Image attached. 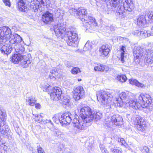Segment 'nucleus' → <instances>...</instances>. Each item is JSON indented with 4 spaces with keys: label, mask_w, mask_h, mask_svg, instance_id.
<instances>
[{
    "label": "nucleus",
    "mask_w": 153,
    "mask_h": 153,
    "mask_svg": "<svg viewBox=\"0 0 153 153\" xmlns=\"http://www.w3.org/2000/svg\"><path fill=\"white\" fill-rule=\"evenodd\" d=\"M129 104L130 108L134 109H140L141 107L143 108H147L149 110L151 111L153 108L152 101L149 95L145 94V95L140 94L138 97L137 99L131 100L127 102Z\"/></svg>",
    "instance_id": "obj_1"
},
{
    "label": "nucleus",
    "mask_w": 153,
    "mask_h": 153,
    "mask_svg": "<svg viewBox=\"0 0 153 153\" xmlns=\"http://www.w3.org/2000/svg\"><path fill=\"white\" fill-rule=\"evenodd\" d=\"M77 14L79 16L78 18L81 19V20L83 24L86 27H89L90 25L92 27V25L96 26L97 23L95 21V20L94 17L91 16L87 17L86 14L87 12L86 9L83 7L79 8L77 10Z\"/></svg>",
    "instance_id": "obj_2"
},
{
    "label": "nucleus",
    "mask_w": 153,
    "mask_h": 153,
    "mask_svg": "<svg viewBox=\"0 0 153 153\" xmlns=\"http://www.w3.org/2000/svg\"><path fill=\"white\" fill-rule=\"evenodd\" d=\"M96 95L99 101L101 102L102 104L106 107H108L107 108H111V103L113 97L111 94H110V92L100 91L97 93Z\"/></svg>",
    "instance_id": "obj_3"
},
{
    "label": "nucleus",
    "mask_w": 153,
    "mask_h": 153,
    "mask_svg": "<svg viewBox=\"0 0 153 153\" xmlns=\"http://www.w3.org/2000/svg\"><path fill=\"white\" fill-rule=\"evenodd\" d=\"M65 33L67 38L66 39L68 45L75 47L78 43V34L75 29H67Z\"/></svg>",
    "instance_id": "obj_4"
},
{
    "label": "nucleus",
    "mask_w": 153,
    "mask_h": 153,
    "mask_svg": "<svg viewBox=\"0 0 153 153\" xmlns=\"http://www.w3.org/2000/svg\"><path fill=\"white\" fill-rule=\"evenodd\" d=\"M79 116L82 119H84L86 123H89L94 119V113L88 106L82 107L79 111Z\"/></svg>",
    "instance_id": "obj_5"
},
{
    "label": "nucleus",
    "mask_w": 153,
    "mask_h": 153,
    "mask_svg": "<svg viewBox=\"0 0 153 153\" xmlns=\"http://www.w3.org/2000/svg\"><path fill=\"white\" fill-rule=\"evenodd\" d=\"M2 110L0 109V132L3 135H7L9 133L10 130L8 126L4 122L6 115L5 112Z\"/></svg>",
    "instance_id": "obj_6"
},
{
    "label": "nucleus",
    "mask_w": 153,
    "mask_h": 153,
    "mask_svg": "<svg viewBox=\"0 0 153 153\" xmlns=\"http://www.w3.org/2000/svg\"><path fill=\"white\" fill-rule=\"evenodd\" d=\"M72 115L70 112H68L62 114L60 117L58 116L55 115L53 117V121L56 123H60L62 125L69 123L72 120Z\"/></svg>",
    "instance_id": "obj_7"
},
{
    "label": "nucleus",
    "mask_w": 153,
    "mask_h": 153,
    "mask_svg": "<svg viewBox=\"0 0 153 153\" xmlns=\"http://www.w3.org/2000/svg\"><path fill=\"white\" fill-rule=\"evenodd\" d=\"M27 1L30 4V9L35 12L37 11L40 6H47L50 2L49 0H41L40 2L38 0H27Z\"/></svg>",
    "instance_id": "obj_8"
},
{
    "label": "nucleus",
    "mask_w": 153,
    "mask_h": 153,
    "mask_svg": "<svg viewBox=\"0 0 153 153\" xmlns=\"http://www.w3.org/2000/svg\"><path fill=\"white\" fill-rule=\"evenodd\" d=\"M11 36H10V38L9 39V42L10 44L12 45H13L14 46V48H15L17 52H18L19 53H20L21 51H23L24 48H22L21 49L18 48L17 47V45H19V44L22 41V38L20 36L17 34H15L13 35L11 34Z\"/></svg>",
    "instance_id": "obj_9"
},
{
    "label": "nucleus",
    "mask_w": 153,
    "mask_h": 153,
    "mask_svg": "<svg viewBox=\"0 0 153 153\" xmlns=\"http://www.w3.org/2000/svg\"><path fill=\"white\" fill-rule=\"evenodd\" d=\"M53 27L56 36L58 37L62 36L63 34H65L66 31L67 30L65 29V25L60 23L56 24Z\"/></svg>",
    "instance_id": "obj_10"
},
{
    "label": "nucleus",
    "mask_w": 153,
    "mask_h": 153,
    "mask_svg": "<svg viewBox=\"0 0 153 153\" xmlns=\"http://www.w3.org/2000/svg\"><path fill=\"white\" fill-rule=\"evenodd\" d=\"M73 98L75 100H78L85 97V91L81 86L77 87L74 91Z\"/></svg>",
    "instance_id": "obj_11"
},
{
    "label": "nucleus",
    "mask_w": 153,
    "mask_h": 153,
    "mask_svg": "<svg viewBox=\"0 0 153 153\" xmlns=\"http://www.w3.org/2000/svg\"><path fill=\"white\" fill-rule=\"evenodd\" d=\"M50 93V98L52 100L57 101L61 98L62 94L61 90L60 88L57 87L53 88Z\"/></svg>",
    "instance_id": "obj_12"
},
{
    "label": "nucleus",
    "mask_w": 153,
    "mask_h": 153,
    "mask_svg": "<svg viewBox=\"0 0 153 153\" xmlns=\"http://www.w3.org/2000/svg\"><path fill=\"white\" fill-rule=\"evenodd\" d=\"M134 121V124L137 129L139 131L143 132L146 127V122L139 116L136 117Z\"/></svg>",
    "instance_id": "obj_13"
},
{
    "label": "nucleus",
    "mask_w": 153,
    "mask_h": 153,
    "mask_svg": "<svg viewBox=\"0 0 153 153\" xmlns=\"http://www.w3.org/2000/svg\"><path fill=\"white\" fill-rule=\"evenodd\" d=\"M146 50L142 48L139 45L134 46L133 49L134 56L136 59H139L144 55V52Z\"/></svg>",
    "instance_id": "obj_14"
},
{
    "label": "nucleus",
    "mask_w": 153,
    "mask_h": 153,
    "mask_svg": "<svg viewBox=\"0 0 153 153\" xmlns=\"http://www.w3.org/2000/svg\"><path fill=\"white\" fill-rule=\"evenodd\" d=\"M85 122L83 119V121L79 119V117L76 116L73 120V123L74 124V126L76 127L77 128L80 129H85L86 127V123H84Z\"/></svg>",
    "instance_id": "obj_15"
},
{
    "label": "nucleus",
    "mask_w": 153,
    "mask_h": 153,
    "mask_svg": "<svg viewBox=\"0 0 153 153\" xmlns=\"http://www.w3.org/2000/svg\"><path fill=\"white\" fill-rule=\"evenodd\" d=\"M111 120L113 123L116 126H120L123 124V119L122 117L118 114L114 115L111 117Z\"/></svg>",
    "instance_id": "obj_16"
},
{
    "label": "nucleus",
    "mask_w": 153,
    "mask_h": 153,
    "mask_svg": "<svg viewBox=\"0 0 153 153\" xmlns=\"http://www.w3.org/2000/svg\"><path fill=\"white\" fill-rule=\"evenodd\" d=\"M53 20L52 14L48 12H47L42 15V20L45 23L50 24L53 21Z\"/></svg>",
    "instance_id": "obj_17"
},
{
    "label": "nucleus",
    "mask_w": 153,
    "mask_h": 153,
    "mask_svg": "<svg viewBox=\"0 0 153 153\" xmlns=\"http://www.w3.org/2000/svg\"><path fill=\"white\" fill-rule=\"evenodd\" d=\"M12 49V47L8 44L3 45L1 49V51L2 53L7 56L11 53Z\"/></svg>",
    "instance_id": "obj_18"
},
{
    "label": "nucleus",
    "mask_w": 153,
    "mask_h": 153,
    "mask_svg": "<svg viewBox=\"0 0 153 153\" xmlns=\"http://www.w3.org/2000/svg\"><path fill=\"white\" fill-rule=\"evenodd\" d=\"M149 52L146 51L145 62L149 64L153 63V51H149Z\"/></svg>",
    "instance_id": "obj_19"
},
{
    "label": "nucleus",
    "mask_w": 153,
    "mask_h": 153,
    "mask_svg": "<svg viewBox=\"0 0 153 153\" xmlns=\"http://www.w3.org/2000/svg\"><path fill=\"white\" fill-rule=\"evenodd\" d=\"M128 96H127L125 92H122L120 94L119 97L117 99L116 98V100L120 104L123 102L127 103L128 100H127V99H128Z\"/></svg>",
    "instance_id": "obj_20"
},
{
    "label": "nucleus",
    "mask_w": 153,
    "mask_h": 153,
    "mask_svg": "<svg viewBox=\"0 0 153 153\" xmlns=\"http://www.w3.org/2000/svg\"><path fill=\"white\" fill-rule=\"evenodd\" d=\"M110 51L109 46L108 45H103L100 49V52L103 56H106Z\"/></svg>",
    "instance_id": "obj_21"
},
{
    "label": "nucleus",
    "mask_w": 153,
    "mask_h": 153,
    "mask_svg": "<svg viewBox=\"0 0 153 153\" xmlns=\"http://www.w3.org/2000/svg\"><path fill=\"white\" fill-rule=\"evenodd\" d=\"M16 3L17 7L19 10L24 12L27 11V7L25 5V4L23 0H18L16 1Z\"/></svg>",
    "instance_id": "obj_22"
},
{
    "label": "nucleus",
    "mask_w": 153,
    "mask_h": 153,
    "mask_svg": "<svg viewBox=\"0 0 153 153\" xmlns=\"http://www.w3.org/2000/svg\"><path fill=\"white\" fill-rule=\"evenodd\" d=\"M23 56L21 54H15L12 56L10 61L14 63L19 64L22 58H23Z\"/></svg>",
    "instance_id": "obj_23"
},
{
    "label": "nucleus",
    "mask_w": 153,
    "mask_h": 153,
    "mask_svg": "<svg viewBox=\"0 0 153 153\" xmlns=\"http://www.w3.org/2000/svg\"><path fill=\"white\" fill-rule=\"evenodd\" d=\"M60 99V103L63 105H69L71 98L68 95H64L62 97H61Z\"/></svg>",
    "instance_id": "obj_24"
},
{
    "label": "nucleus",
    "mask_w": 153,
    "mask_h": 153,
    "mask_svg": "<svg viewBox=\"0 0 153 153\" xmlns=\"http://www.w3.org/2000/svg\"><path fill=\"white\" fill-rule=\"evenodd\" d=\"M146 23L145 16L141 15L137 19V24L139 27L143 26Z\"/></svg>",
    "instance_id": "obj_25"
},
{
    "label": "nucleus",
    "mask_w": 153,
    "mask_h": 153,
    "mask_svg": "<svg viewBox=\"0 0 153 153\" xmlns=\"http://www.w3.org/2000/svg\"><path fill=\"white\" fill-rule=\"evenodd\" d=\"M25 56L23 57L19 64L21 65L22 67L25 68L27 67L28 66V65L31 62L30 60L28 59V58L27 59L26 58L25 59Z\"/></svg>",
    "instance_id": "obj_26"
},
{
    "label": "nucleus",
    "mask_w": 153,
    "mask_h": 153,
    "mask_svg": "<svg viewBox=\"0 0 153 153\" xmlns=\"http://www.w3.org/2000/svg\"><path fill=\"white\" fill-rule=\"evenodd\" d=\"M134 35L140 36L141 35L143 37H147L151 36V34L148 33L146 31H136L134 33Z\"/></svg>",
    "instance_id": "obj_27"
},
{
    "label": "nucleus",
    "mask_w": 153,
    "mask_h": 153,
    "mask_svg": "<svg viewBox=\"0 0 153 153\" xmlns=\"http://www.w3.org/2000/svg\"><path fill=\"white\" fill-rule=\"evenodd\" d=\"M129 82L130 84L132 85H135L138 87H143L144 84L140 83L137 80L134 79H131L129 80Z\"/></svg>",
    "instance_id": "obj_28"
},
{
    "label": "nucleus",
    "mask_w": 153,
    "mask_h": 153,
    "mask_svg": "<svg viewBox=\"0 0 153 153\" xmlns=\"http://www.w3.org/2000/svg\"><path fill=\"white\" fill-rule=\"evenodd\" d=\"M26 101L28 102L29 105L34 106L36 102V100L34 97H31L26 99Z\"/></svg>",
    "instance_id": "obj_29"
},
{
    "label": "nucleus",
    "mask_w": 153,
    "mask_h": 153,
    "mask_svg": "<svg viewBox=\"0 0 153 153\" xmlns=\"http://www.w3.org/2000/svg\"><path fill=\"white\" fill-rule=\"evenodd\" d=\"M105 69V66L102 65L98 64L94 67V69L96 71H103Z\"/></svg>",
    "instance_id": "obj_30"
},
{
    "label": "nucleus",
    "mask_w": 153,
    "mask_h": 153,
    "mask_svg": "<svg viewBox=\"0 0 153 153\" xmlns=\"http://www.w3.org/2000/svg\"><path fill=\"white\" fill-rule=\"evenodd\" d=\"M126 50V48L125 46H122L121 48V53L120 55V60L122 63H123L124 62V54L125 52V50Z\"/></svg>",
    "instance_id": "obj_31"
},
{
    "label": "nucleus",
    "mask_w": 153,
    "mask_h": 153,
    "mask_svg": "<svg viewBox=\"0 0 153 153\" xmlns=\"http://www.w3.org/2000/svg\"><path fill=\"white\" fill-rule=\"evenodd\" d=\"M126 79L127 77L125 75H119L117 77V79L122 82H125Z\"/></svg>",
    "instance_id": "obj_32"
},
{
    "label": "nucleus",
    "mask_w": 153,
    "mask_h": 153,
    "mask_svg": "<svg viewBox=\"0 0 153 153\" xmlns=\"http://www.w3.org/2000/svg\"><path fill=\"white\" fill-rule=\"evenodd\" d=\"M102 114L100 112H97L94 115V119L95 120H100L102 117Z\"/></svg>",
    "instance_id": "obj_33"
},
{
    "label": "nucleus",
    "mask_w": 153,
    "mask_h": 153,
    "mask_svg": "<svg viewBox=\"0 0 153 153\" xmlns=\"http://www.w3.org/2000/svg\"><path fill=\"white\" fill-rule=\"evenodd\" d=\"M33 114V118L36 121L40 122V121L42 120V117L41 115H39L37 114Z\"/></svg>",
    "instance_id": "obj_34"
},
{
    "label": "nucleus",
    "mask_w": 153,
    "mask_h": 153,
    "mask_svg": "<svg viewBox=\"0 0 153 153\" xmlns=\"http://www.w3.org/2000/svg\"><path fill=\"white\" fill-rule=\"evenodd\" d=\"M71 73L74 74H76L80 72L79 68L77 67L73 68L71 70Z\"/></svg>",
    "instance_id": "obj_35"
},
{
    "label": "nucleus",
    "mask_w": 153,
    "mask_h": 153,
    "mask_svg": "<svg viewBox=\"0 0 153 153\" xmlns=\"http://www.w3.org/2000/svg\"><path fill=\"white\" fill-rule=\"evenodd\" d=\"M50 73L55 76H57V77L59 76V73L57 71V69L56 68H53L50 71Z\"/></svg>",
    "instance_id": "obj_36"
},
{
    "label": "nucleus",
    "mask_w": 153,
    "mask_h": 153,
    "mask_svg": "<svg viewBox=\"0 0 153 153\" xmlns=\"http://www.w3.org/2000/svg\"><path fill=\"white\" fill-rule=\"evenodd\" d=\"M117 141L118 142L121 143V145L124 146H126L127 145V143L123 138H118L117 139Z\"/></svg>",
    "instance_id": "obj_37"
},
{
    "label": "nucleus",
    "mask_w": 153,
    "mask_h": 153,
    "mask_svg": "<svg viewBox=\"0 0 153 153\" xmlns=\"http://www.w3.org/2000/svg\"><path fill=\"white\" fill-rule=\"evenodd\" d=\"M100 147L102 152V153H108V151L105 148L104 146L102 144H100Z\"/></svg>",
    "instance_id": "obj_38"
},
{
    "label": "nucleus",
    "mask_w": 153,
    "mask_h": 153,
    "mask_svg": "<svg viewBox=\"0 0 153 153\" xmlns=\"http://www.w3.org/2000/svg\"><path fill=\"white\" fill-rule=\"evenodd\" d=\"M141 152L143 153H148L149 152V149L147 146H144L141 149Z\"/></svg>",
    "instance_id": "obj_39"
},
{
    "label": "nucleus",
    "mask_w": 153,
    "mask_h": 153,
    "mask_svg": "<svg viewBox=\"0 0 153 153\" xmlns=\"http://www.w3.org/2000/svg\"><path fill=\"white\" fill-rule=\"evenodd\" d=\"M109 148L110 149L111 152H112L114 151L115 150H117V147L115 146L112 144H111L109 146Z\"/></svg>",
    "instance_id": "obj_40"
},
{
    "label": "nucleus",
    "mask_w": 153,
    "mask_h": 153,
    "mask_svg": "<svg viewBox=\"0 0 153 153\" xmlns=\"http://www.w3.org/2000/svg\"><path fill=\"white\" fill-rule=\"evenodd\" d=\"M37 149L38 153H45L44 149L40 146H37Z\"/></svg>",
    "instance_id": "obj_41"
},
{
    "label": "nucleus",
    "mask_w": 153,
    "mask_h": 153,
    "mask_svg": "<svg viewBox=\"0 0 153 153\" xmlns=\"http://www.w3.org/2000/svg\"><path fill=\"white\" fill-rule=\"evenodd\" d=\"M148 15L149 19L152 22H153V12H150Z\"/></svg>",
    "instance_id": "obj_42"
},
{
    "label": "nucleus",
    "mask_w": 153,
    "mask_h": 153,
    "mask_svg": "<svg viewBox=\"0 0 153 153\" xmlns=\"http://www.w3.org/2000/svg\"><path fill=\"white\" fill-rule=\"evenodd\" d=\"M3 1L6 6L10 7L11 4L10 0H3Z\"/></svg>",
    "instance_id": "obj_43"
},
{
    "label": "nucleus",
    "mask_w": 153,
    "mask_h": 153,
    "mask_svg": "<svg viewBox=\"0 0 153 153\" xmlns=\"http://www.w3.org/2000/svg\"><path fill=\"white\" fill-rule=\"evenodd\" d=\"M56 13L58 14L59 15H61L62 14H63V11L62 10L58 9L56 12Z\"/></svg>",
    "instance_id": "obj_44"
},
{
    "label": "nucleus",
    "mask_w": 153,
    "mask_h": 153,
    "mask_svg": "<svg viewBox=\"0 0 153 153\" xmlns=\"http://www.w3.org/2000/svg\"><path fill=\"white\" fill-rule=\"evenodd\" d=\"M61 134L62 132L59 131H56L55 135L58 137H60Z\"/></svg>",
    "instance_id": "obj_45"
},
{
    "label": "nucleus",
    "mask_w": 153,
    "mask_h": 153,
    "mask_svg": "<svg viewBox=\"0 0 153 153\" xmlns=\"http://www.w3.org/2000/svg\"><path fill=\"white\" fill-rule=\"evenodd\" d=\"M35 108L37 109H39L41 107V105L39 103H36L35 104Z\"/></svg>",
    "instance_id": "obj_46"
},
{
    "label": "nucleus",
    "mask_w": 153,
    "mask_h": 153,
    "mask_svg": "<svg viewBox=\"0 0 153 153\" xmlns=\"http://www.w3.org/2000/svg\"><path fill=\"white\" fill-rule=\"evenodd\" d=\"M113 153H122L121 151L120 150L118 149H117V150H115Z\"/></svg>",
    "instance_id": "obj_47"
},
{
    "label": "nucleus",
    "mask_w": 153,
    "mask_h": 153,
    "mask_svg": "<svg viewBox=\"0 0 153 153\" xmlns=\"http://www.w3.org/2000/svg\"><path fill=\"white\" fill-rule=\"evenodd\" d=\"M109 28L110 30L112 31H114L115 30V27L112 25H111Z\"/></svg>",
    "instance_id": "obj_48"
},
{
    "label": "nucleus",
    "mask_w": 153,
    "mask_h": 153,
    "mask_svg": "<svg viewBox=\"0 0 153 153\" xmlns=\"http://www.w3.org/2000/svg\"><path fill=\"white\" fill-rule=\"evenodd\" d=\"M49 77H50V79H52L53 78H55V77H57V76H55L54 75H52V74H50L49 75Z\"/></svg>",
    "instance_id": "obj_49"
},
{
    "label": "nucleus",
    "mask_w": 153,
    "mask_h": 153,
    "mask_svg": "<svg viewBox=\"0 0 153 153\" xmlns=\"http://www.w3.org/2000/svg\"><path fill=\"white\" fill-rule=\"evenodd\" d=\"M46 123H50L51 125H53V123L51 122V120H46Z\"/></svg>",
    "instance_id": "obj_50"
},
{
    "label": "nucleus",
    "mask_w": 153,
    "mask_h": 153,
    "mask_svg": "<svg viewBox=\"0 0 153 153\" xmlns=\"http://www.w3.org/2000/svg\"><path fill=\"white\" fill-rule=\"evenodd\" d=\"M151 33H150V34H151V36L153 35V26H152V27L151 28Z\"/></svg>",
    "instance_id": "obj_51"
},
{
    "label": "nucleus",
    "mask_w": 153,
    "mask_h": 153,
    "mask_svg": "<svg viewBox=\"0 0 153 153\" xmlns=\"http://www.w3.org/2000/svg\"><path fill=\"white\" fill-rule=\"evenodd\" d=\"M88 45V44L87 43H86L85 44V47H86V46H87Z\"/></svg>",
    "instance_id": "obj_52"
},
{
    "label": "nucleus",
    "mask_w": 153,
    "mask_h": 153,
    "mask_svg": "<svg viewBox=\"0 0 153 153\" xmlns=\"http://www.w3.org/2000/svg\"><path fill=\"white\" fill-rule=\"evenodd\" d=\"M130 116V115L129 114H128L127 115V117L128 118L129 117V116Z\"/></svg>",
    "instance_id": "obj_53"
},
{
    "label": "nucleus",
    "mask_w": 153,
    "mask_h": 153,
    "mask_svg": "<svg viewBox=\"0 0 153 153\" xmlns=\"http://www.w3.org/2000/svg\"><path fill=\"white\" fill-rule=\"evenodd\" d=\"M67 67H70V65H67L66 66Z\"/></svg>",
    "instance_id": "obj_54"
},
{
    "label": "nucleus",
    "mask_w": 153,
    "mask_h": 153,
    "mask_svg": "<svg viewBox=\"0 0 153 153\" xmlns=\"http://www.w3.org/2000/svg\"><path fill=\"white\" fill-rule=\"evenodd\" d=\"M78 81H81V79H78Z\"/></svg>",
    "instance_id": "obj_55"
}]
</instances>
